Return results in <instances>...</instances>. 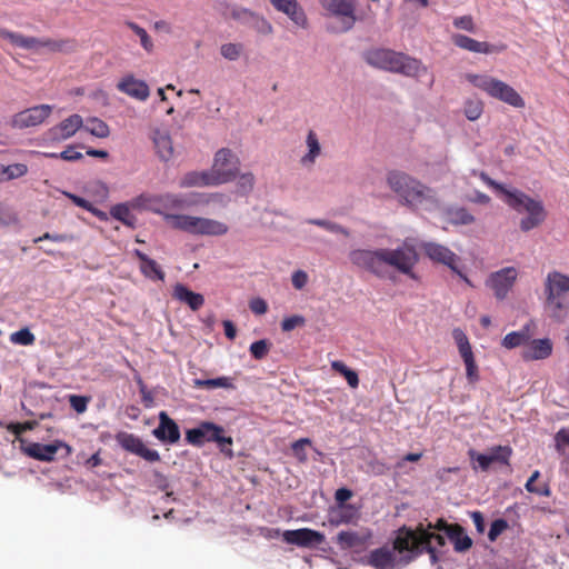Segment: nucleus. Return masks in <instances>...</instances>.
Here are the masks:
<instances>
[{
	"instance_id": "f257e3e1",
	"label": "nucleus",
	"mask_w": 569,
	"mask_h": 569,
	"mask_svg": "<svg viewBox=\"0 0 569 569\" xmlns=\"http://www.w3.org/2000/svg\"><path fill=\"white\" fill-rule=\"evenodd\" d=\"M386 182L398 197L399 202L411 210H431L439 204L436 191L406 171L397 169L388 171Z\"/></svg>"
},
{
	"instance_id": "f03ea898",
	"label": "nucleus",
	"mask_w": 569,
	"mask_h": 569,
	"mask_svg": "<svg viewBox=\"0 0 569 569\" xmlns=\"http://www.w3.org/2000/svg\"><path fill=\"white\" fill-rule=\"evenodd\" d=\"M480 179L490 188L503 196V201L518 213L527 212L519 222L522 232H529L541 226L546 218L547 211L540 200L533 199L527 193L518 189H508L503 184L491 179L486 172L480 173Z\"/></svg>"
},
{
	"instance_id": "7ed1b4c3",
	"label": "nucleus",
	"mask_w": 569,
	"mask_h": 569,
	"mask_svg": "<svg viewBox=\"0 0 569 569\" xmlns=\"http://www.w3.org/2000/svg\"><path fill=\"white\" fill-rule=\"evenodd\" d=\"M545 310L556 322H563L569 315V276L553 270L548 272L545 283Z\"/></svg>"
},
{
	"instance_id": "20e7f679",
	"label": "nucleus",
	"mask_w": 569,
	"mask_h": 569,
	"mask_svg": "<svg viewBox=\"0 0 569 569\" xmlns=\"http://www.w3.org/2000/svg\"><path fill=\"white\" fill-rule=\"evenodd\" d=\"M363 57L366 62L373 68L406 77H416L420 71L426 70L420 60L391 49H371Z\"/></svg>"
},
{
	"instance_id": "39448f33",
	"label": "nucleus",
	"mask_w": 569,
	"mask_h": 569,
	"mask_svg": "<svg viewBox=\"0 0 569 569\" xmlns=\"http://www.w3.org/2000/svg\"><path fill=\"white\" fill-rule=\"evenodd\" d=\"M164 219L172 228L196 236H223L229 230L226 223L209 218L168 213Z\"/></svg>"
},
{
	"instance_id": "423d86ee",
	"label": "nucleus",
	"mask_w": 569,
	"mask_h": 569,
	"mask_svg": "<svg viewBox=\"0 0 569 569\" xmlns=\"http://www.w3.org/2000/svg\"><path fill=\"white\" fill-rule=\"evenodd\" d=\"M467 80L489 97L500 100L515 108H523L525 100L508 83L487 74H467Z\"/></svg>"
},
{
	"instance_id": "0eeeda50",
	"label": "nucleus",
	"mask_w": 569,
	"mask_h": 569,
	"mask_svg": "<svg viewBox=\"0 0 569 569\" xmlns=\"http://www.w3.org/2000/svg\"><path fill=\"white\" fill-rule=\"evenodd\" d=\"M223 428L209 421L201 422L197 428L186 431V441L194 447H201L206 442H216L221 452L232 457V438L223 436Z\"/></svg>"
},
{
	"instance_id": "6e6552de",
	"label": "nucleus",
	"mask_w": 569,
	"mask_h": 569,
	"mask_svg": "<svg viewBox=\"0 0 569 569\" xmlns=\"http://www.w3.org/2000/svg\"><path fill=\"white\" fill-rule=\"evenodd\" d=\"M326 14L338 20L335 32H347L351 30L357 21L355 0H319Z\"/></svg>"
},
{
	"instance_id": "1a4fd4ad",
	"label": "nucleus",
	"mask_w": 569,
	"mask_h": 569,
	"mask_svg": "<svg viewBox=\"0 0 569 569\" xmlns=\"http://www.w3.org/2000/svg\"><path fill=\"white\" fill-rule=\"evenodd\" d=\"M239 164L238 157L230 149L218 150L209 170L213 178L212 181L218 186L233 180L239 172Z\"/></svg>"
},
{
	"instance_id": "9d476101",
	"label": "nucleus",
	"mask_w": 569,
	"mask_h": 569,
	"mask_svg": "<svg viewBox=\"0 0 569 569\" xmlns=\"http://www.w3.org/2000/svg\"><path fill=\"white\" fill-rule=\"evenodd\" d=\"M421 250L432 262L443 264L457 273L463 281L471 286L468 277L459 269L460 258L448 247L433 242L427 241L420 244Z\"/></svg>"
},
{
	"instance_id": "9b49d317",
	"label": "nucleus",
	"mask_w": 569,
	"mask_h": 569,
	"mask_svg": "<svg viewBox=\"0 0 569 569\" xmlns=\"http://www.w3.org/2000/svg\"><path fill=\"white\" fill-rule=\"evenodd\" d=\"M385 264L396 268L401 273H408L419 261L416 248L405 242L397 249H383Z\"/></svg>"
},
{
	"instance_id": "f8f14e48",
	"label": "nucleus",
	"mask_w": 569,
	"mask_h": 569,
	"mask_svg": "<svg viewBox=\"0 0 569 569\" xmlns=\"http://www.w3.org/2000/svg\"><path fill=\"white\" fill-rule=\"evenodd\" d=\"M349 259L359 268H362L378 277L383 276V249H356L349 253Z\"/></svg>"
},
{
	"instance_id": "ddd939ff",
	"label": "nucleus",
	"mask_w": 569,
	"mask_h": 569,
	"mask_svg": "<svg viewBox=\"0 0 569 569\" xmlns=\"http://www.w3.org/2000/svg\"><path fill=\"white\" fill-rule=\"evenodd\" d=\"M52 107L50 104H39L16 113L11 119V126L17 129L36 127L44 122L50 117Z\"/></svg>"
},
{
	"instance_id": "4468645a",
	"label": "nucleus",
	"mask_w": 569,
	"mask_h": 569,
	"mask_svg": "<svg viewBox=\"0 0 569 569\" xmlns=\"http://www.w3.org/2000/svg\"><path fill=\"white\" fill-rule=\"evenodd\" d=\"M517 277L518 271L515 267H506L492 272L487 280V286L492 289L497 299L503 300L512 289Z\"/></svg>"
},
{
	"instance_id": "2eb2a0df",
	"label": "nucleus",
	"mask_w": 569,
	"mask_h": 569,
	"mask_svg": "<svg viewBox=\"0 0 569 569\" xmlns=\"http://www.w3.org/2000/svg\"><path fill=\"white\" fill-rule=\"evenodd\" d=\"M60 449H64V456H69L71 453V447L61 440H54L52 443H39V442H30L27 446H22V451L39 461L50 462L54 459V456Z\"/></svg>"
},
{
	"instance_id": "dca6fc26",
	"label": "nucleus",
	"mask_w": 569,
	"mask_h": 569,
	"mask_svg": "<svg viewBox=\"0 0 569 569\" xmlns=\"http://www.w3.org/2000/svg\"><path fill=\"white\" fill-rule=\"evenodd\" d=\"M116 440L121 446V448L143 458L149 462H156L160 460L159 452L157 450L147 448L143 441L133 433L124 431L118 432Z\"/></svg>"
},
{
	"instance_id": "f3484780",
	"label": "nucleus",
	"mask_w": 569,
	"mask_h": 569,
	"mask_svg": "<svg viewBox=\"0 0 569 569\" xmlns=\"http://www.w3.org/2000/svg\"><path fill=\"white\" fill-rule=\"evenodd\" d=\"M282 538L287 543L301 548H315L326 540V537L322 532L310 528L286 530L282 533Z\"/></svg>"
},
{
	"instance_id": "a211bd4d",
	"label": "nucleus",
	"mask_w": 569,
	"mask_h": 569,
	"mask_svg": "<svg viewBox=\"0 0 569 569\" xmlns=\"http://www.w3.org/2000/svg\"><path fill=\"white\" fill-rule=\"evenodd\" d=\"M117 90L138 101H146L150 96V89L144 80L138 79L132 73H127L117 83Z\"/></svg>"
},
{
	"instance_id": "6ab92c4d",
	"label": "nucleus",
	"mask_w": 569,
	"mask_h": 569,
	"mask_svg": "<svg viewBox=\"0 0 569 569\" xmlns=\"http://www.w3.org/2000/svg\"><path fill=\"white\" fill-rule=\"evenodd\" d=\"M452 43L463 50L476 53H500L506 50L505 44H491L486 41H478L461 33H455L451 37Z\"/></svg>"
},
{
	"instance_id": "aec40b11",
	"label": "nucleus",
	"mask_w": 569,
	"mask_h": 569,
	"mask_svg": "<svg viewBox=\"0 0 569 569\" xmlns=\"http://www.w3.org/2000/svg\"><path fill=\"white\" fill-rule=\"evenodd\" d=\"M82 127L83 120L81 116L74 113L50 128L47 134L52 141H62L71 138Z\"/></svg>"
},
{
	"instance_id": "412c9836",
	"label": "nucleus",
	"mask_w": 569,
	"mask_h": 569,
	"mask_svg": "<svg viewBox=\"0 0 569 569\" xmlns=\"http://www.w3.org/2000/svg\"><path fill=\"white\" fill-rule=\"evenodd\" d=\"M153 436L168 443H177L180 440V429L177 422L167 412L159 413V426L152 431Z\"/></svg>"
},
{
	"instance_id": "4be33fe9",
	"label": "nucleus",
	"mask_w": 569,
	"mask_h": 569,
	"mask_svg": "<svg viewBox=\"0 0 569 569\" xmlns=\"http://www.w3.org/2000/svg\"><path fill=\"white\" fill-rule=\"evenodd\" d=\"M552 341L549 338L529 340L521 352L525 361L543 360L551 356Z\"/></svg>"
},
{
	"instance_id": "5701e85b",
	"label": "nucleus",
	"mask_w": 569,
	"mask_h": 569,
	"mask_svg": "<svg viewBox=\"0 0 569 569\" xmlns=\"http://www.w3.org/2000/svg\"><path fill=\"white\" fill-rule=\"evenodd\" d=\"M273 8L284 13L289 19L301 28H307V16L297 0H270Z\"/></svg>"
},
{
	"instance_id": "b1692460",
	"label": "nucleus",
	"mask_w": 569,
	"mask_h": 569,
	"mask_svg": "<svg viewBox=\"0 0 569 569\" xmlns=\"http://www.w3.org/2000/svg\"><path fill=\"white\" fill-rule=\"evenodd\" d=\"M419 536V526L415 530L402 528L393 541V548L399 552H421L422 542H420Z\"/></svg>"
},
{
	"instance_id": "393cba45",
	"label": "nucleus",
	"mask_w": 569,
	"mask_h": 569,
	"mask_svg": "<svg viewBox=\"0 0 569 569\" xmlns=\"http://www.w3.org/2000/svg\"><path fill=\"white\" fill-rule=\"evenodd\" d=\"M151 140L153 142L156 153L161 161L167 162L173 157V143L171 136L167 130H152Z\"/></svg>"
},
{
	"instance_id": "a878e982",
	"label": "nucleus",
	"mask_w": 569,
	"mask_h": 569,
	"mask_svg": "<svg viewBox=\"0 0 569 569\" xmlns=\"http://www.w3.org/2000/svg\"><path fill=\"white\" fill-rule=\"evenodd\" d=\"M172 297L173 299L186 303L192 311L199 310L204 303V298L201 293L191 291L182 283H177L173 287Z\"/></svg>"
},
{
	"instance_id": "bb28decb",
	"label": "nucleus",
	"mask_w": 569,
	"mask_h": 569,
	"mask_svg": "<svg viewBox=\"0 0 569 569\" xmlns=\"http://www.w3.org/2000/svg\"><path fill=\"white\" fill-rule=\"evenodd\" d=\"M370 538L371 533L369 531L366 533H360L357 531H340L336 537V541L340 549L347 550L365 547Z\"/></svg>"
},
{
	"instance_id": "cd10ccee",
	"label": "nucleus",
	"mask_w": 569,
	"mask_h": 569,
	"mask_svg": "<svg viewBox=\"0 0 569 569\" xmlns=\"http://www.w3.org/2000/svg\"><path fill=\"white\" fill-rule=\"evenodd\" d=\"M0 37L9 40L13 46L38 52L40 50V38L27 37L21 33L0 29Z\"/></svg>"
},
{
	"instance_id": "c85d7f7f",
	"label": "nucleus",
	"mask_w": 569,
	"mask_h": 569,
	"mask_svg": "<svg viewBox=\"0 0 569 569\" xmlns=\"http://www.w3.org/2000/svg\"><path fill=\"white\" fill-rule=\"evenodd\" d=\"M369 565L376 569H393V552L386 547L375 549L369 555Z\"/></svg>"
},
{
	"instance_id": "c756f323",
	"label": "nucleus",
	"mask_w": 569,
	"mask_h": 569,
	"mask_svg": "<svg viewBox=\"0 0 569 569\" xmlns=\"http://www.w3.org/2000/svg\"><path fill=\"white\" fill-rule=\"evenodd\" d=\"M448 538L453 543V549L457 552H466L472 547V539L466 533L465 528L459 523H453Z\"/></svg>"
},
{
	"instance_id": "7c9ffc66",
	"label": "nucleus",
	"mask_w": 569,
	"mask_h": 569,
	"mask_svg": "<svg viewBox=\"0 0 569 569\" xmlns=\"http://www.w3.org/2000/svg\"><path fill=\"white\" fill-rule=\"evenodd\" d=\"M212 174L210 171H191L183 176L180 181L181 188L189 187H204V186H217L216 182L212 181Z\"/></svg>"
},
{
	"instance_id": "2f4dec72",
	"label": "nucleus",
	"mask_w": 569,
	"mask_h": 569,
	"mask_svg": "<svg viewBox=\"0 0 569 569\" xmlns=\"http://www.w3.org/2000/svg\"><path fill=\"white\" fill-rule=\"evenodd\" d=\"M78 44L74 39L40 38V49L46 48L50 52H73Z\"/></svg>"
},
{
	"instance_id": "473e14b6",
	"label": "nucleus",
	"mask_w": 569,
	"mask_h": 569,
	"mask_svg": "<svg viewBox=\"0 0 569 569\" xmlns=\"http://www.w3.org/2000/svg\"><path fill=\"white\" fill-rule=\"evenodd\" d=\"M232 16L236 19H240L241 16H250L253 20L252 28L260 34L269 36L273 32L271 23L266 18L256 16L247 9L234 11Z\"/></svg>"
},
{
	"instance_id": "72a5a7b5",
	"label": "nucleus",
	"mask_w": 569,
	"mask_h": 569,
	"mask_svg": "<svg viewBox=\"0 0 569 569\" xmlns=\"http://www.w3.org/2000/svg\"><path fill=\"white\" fill-rule=\"evenodd\" d=\"M530 340L529 326H525L519 331H512L505 336L502 339V346L507 349H513L520 346H527Z\"/></svg>"
},
{
	"instance_id": "f704fd0d",
	"label": "nucleus",
	"mask_w": 569,
	"mask_h": 569,
	"mask_svg": "<svg viewBox=\"0 0 569 569\" xmlns=\"http://www.w3.org/2000/svg\"><path fill=\"white\" fill-rule=\"evenodd\" d=\"M452 337L463 361L473 359V352L467 335L460 328L452 330Z\"/></svg>"
},
{
	"instance_id": "c9c22d12",
	"label": "nucleus",
	"mask_w": 569,
	"mask_h": 569,
	"mask_svg": "<svg viewBox=\"0 0 569 569\" xmlns=\"http://www.w3.org/2000/svg\"><path fill=\"white\" fill-rule=\"evenodd\" d=\"M110 214L112 218L121 221L127 227H136L137 218L134 214H132L127 203H118L113 206L110 210Z\"/></svg>"
},
{
	"instance_id": "e433bc0d",
	"label": "nucleus",
	"mask_w": 569,
	"mask_h": 569,
	"mask_svg": "<svg viewBox=\"0 0 569 569\" xmlns=\"http://www.w3.org/2000/svg\"><path fill=\"white\" fill-rule=\"evenodd\" d=\"M308 152L301 158L302 164H313L317 157L321 152V147L313 130H310L307 136Z\"/></svg>"
},
{
	"instance_id": "4c0bfd02",
	"label": "nucleus",
	"mask_w": 569,
	"mask_h": 569,
	"mask_svg": "<svg viewBox=\"0 0 569 569\" xmlns=\"http://www.w3.org/2000/svg\"><path fill=\"white\" fill-rule=\"evenodd\" d=\"M447 218L450 223L456 226H467L475 222V217L462 207L449 208Z\"/></svg>"
},
{
	"instance_id": "58836bf2",
	"label": "nucleus",
	"mask_w": 569,
	"mask_h": 569,
	"mask_svg": "<svg viewBox=\"0 0 569 569\" xmlns=\"http://www.w3.org/2000/svg\"><path fill=\"white\" fill-rule=\"evenodd\" d=\"M488 459L490 460V466L493 463H499L503 466H510V458L512 455V449L509 446H496L490 449L489 453H486Z\"/></svg>"
},
{
	"instance_id": "ea45409f",
	"label": "nucleus",
	"mask_w": 569,
	"mask_h": 569,
	"mask_svg": "<svg viewBox=\"0 0 569 569\" xmlns=\"http://www.w3.org/2000/svg\"><path fill=\"white\" fill-rule=\"evenodd\" d=\"M28 173V167L24 163H13L4 166L0 163V182L21 178Z\"/></svg>"
},
{
	"instance_id": "a19ab883",
	"label": "nucleus",
	"mask_w": 569,
	"mask_h": 569,
	"mask_svg": "<svg viewBox=\"0 0 569 569\" xmlns=\"http://www.w3.org/2000/svg\"><path fill=\"white\" fill-rule=\"evenodd\" d=\"M193 387L199 389H216V388H224L231 389L233 388L232 379L229 377H218L213 379H194Z\"/></svg>"
},
{
	"instance_id": "79ce46f5",
	"label": "nucleus",
	"mask_w": 569,
	"mask_h": 569,
	"mask_svg": "<svg viewBox=\"0 0 569 569\" xmlns=\"http://www.w3.org/2000/svg\"><path fill=\"white\" fill-rule=\"evenodd\" d=\"M331 368L333 371L343 376L351 388H357L359 386V377L358 373L350 368H348L342 361L336 360L331 362Z\"/></svg>"
},
{
	"instance_id": "37998d69",
	"label": "nucleus",
	"mask_w": 569,
	"mask_h": 569,
	"mask_svg": "<svg viewBox=\"0 0 569 569\" xmlns=\"http://www.w3.org/2000/svg\"><path fill=\"white\" fill-rule=\"evenodd\" d=\"M84 130L97 138H107L110 134L108 124L98 118L88 119Z\"/></svg>"
},
{
	"instance_id": "c03bdc74",
	"label": "nucleus",
	"mask_w": 569,
	"mask_h": 569,
	"mask_svg": "<svg viewBox=\"0 0 569 569\" xmlns=\"http://www.w3.org/2000/svg\"><path fill=\"white\" fill-rule=\"evenodd\" d=\"M419 538L422 546H432L435 541L437 546L443 547L446 545V539L442 535L430 531L429 528H425V525H419Z\"/></svg>"
},
{
	"instance_id": "a18cd8bd",
	"label": "nucleus",
	"mask_w": 569,
	"mask_h": 569,
	"mask_svg": "<svg viewBox=\"0 0 569 569\" xmlns=\"http://www.w3.org/2000/svg\"><path fill=\"white\" fill-rule=\"evenodd\" d=\"M140 271L142 274L150 279H164V272L160 268V266L151 258H148L144 262L140 264Z\"/></svg>"
},
{
	"instance_id": "49530a36",
	"label": "nucleus",
	"mask_w": 569,
	"mask_h": 569,
	"mask_svg": "<svg viewBox=\"0 0 569 569\" xmlns=\"http://www.w3.org/2000/svg\"><path fill=\"white\" fill-rule=\"evenodd\" d=\"M463 112L468 120L476 121L483 112V102L479 99L467 100L463 107Z\"/></svg>"
},
{
	"instance_id": "de8ad7c7",
	"label": "nucleus",
	"mask_w": 569,
	"mask_h": 569,
	"mask_svg": "<svg viewBox=\"0 0 569 569\" xmlns=\"http://www.w3.org/2000/svg\"><path fill=\"white\" fill-rule=\"evenodd\" d=\"M126 26L130 28L140 39L141 47L147 51L151 52L153 50V42L148 34V32L136 22L127 21Z\"/></svg>"
},
{
	"instance_id": "09e8293b",
	"label": "nucleus",
	"mask_w": 569,
	"mask_h": 569,
	"mask_svg": "<svg viewBox=\"0 0 569 569\" xmlns=\"http://www.w3.org/2000/svg\"><path fill=\"white\" fill-rule=\"evenodd\" d=\"M243 51V46L241 43H224L220 47L221 56L229 60L234 61L238 60Z\"/></svg>"
},
{
	"instance_id": "8fccbe9b",
	"label": "nucleus",
	"mask_w": 569,
	"mask_h": 569,
	"mask_svg": "<svg viewBox=\"0 0 569 569\" xmlns=\"http://www.w3.org/2000/svg\"><path fill=\"white\" fill-rule=\"evenodd\" d=\"M38 426V421L36 420H29L24 422H11L7 426V430L14 435L21 442H23L22 439L19 437L29 430H33Z\"/></svg>"
},
{
	"instance_id": "3c124183",
	"label": "nucleus",
	"mask_w": 569,
	"mask_h": 569,
	"mask_svg": "<svg viewBox=\"0 0 569 569\" xmlns=\"http://www.w3.org/2000/svg\"><path fill=\"white\" fill-rule=\"evenodd\" d=\"M270 347H271V343L268 340L261 339V340L252 342L249 350H250L251 356L256 360H262L269 353Z\"/></svg>"
},
{
	"instance_id": "603ef678",
	"label": "nucleus",
	"mask_w": 569,
	"mask_h": 569,
	"mask_svg": "<svg viewBox=\"0 0 569 569\" xmlns=\"http://www.w3.org/2000/svg\"><path fill=\"white\" fill-rule=\"evenodd\" d=\"M468 455L472 462L473 470H477L479 468L481 471H488L489 468L491 467L489 463L490 460L488 459L486 453H479L476 450L470 449L468 451Z\"/></svg>"
},
{
	"instance_id": "864d4df0",
	"label": "nucleus",
	"mask_w": 569,
	"mask_h": 569,
	"mask_svg": "<svg viewBox=\"0 0 569 569\" xmlns=\"http://www.w3.org/2000/svg\"><path fill=\"white\" fill-rule=\"evenodd\" d=\"M309 223L318 226L320 228H323L327 231L333 232V233H342L345 236H349V231L345 229L342 226L323 219H309Z\"/></svg>"
},
{
	"instance_id": "5fc2aeb1",
	"label": "nucleus",
	"mask_w": 569,
	"mask_h": 569,
	"mask_svg": "<svg viewBox=\"0 0 569 569\" xmlns=\"http://www.w3.org/2000/svg\"><path fill=\"white\" fill-rule=\"evenodd\" d=\"M34 335L28 328L20 329L19 331L13 332L10 337V340L13 343L21 346H30L34 342Z\"/></svg>"
},
{
	"instance_id": "6e6d98bb",
	"label": "nucleus",
	"mask_w": 569,
	"mask_h": 569,
	"mask_svg": "<svg viewBox=\"0 0 569 569\" xmlns=\"http://www.w3.org/2000/svg\"><path fill=\"white\" fill-rule=\"evenodd\" d=\"M508 528L507 520L500 518L496 519L491 522L489 532H488V539L493 542L497 540V538Z\"/></svg>"
},
{
	"instance_id": "4d7b16f0",
	"label": "nucleus",
	"mask_w": 569,
	"mask_h": 569,
	"mask_svg": "<svg viewBox=\"0 0 569 569\" xmlns=\"http://www.w3.org/2000/svg\"><path fill=\"white\" fill-rule=\"evenodd\" d=\"M453 26L457 29L465 30L471 33L476 32L477 29L473 18L469 14L455 18Z\"/></svg>"
},
{
	"instance_id": "13d9d810",
	"label": "nucleus",
	"mask_w": 569,
	"mask_h": 569,
	"mask_svg": "<svg viewBox=\"0 0 569 569\" xmlns=\"http://www.w3.org/2000/svg\"><path fill=\"white\" fill-rule=\"evenodd\" d=\"M306 323V319L302 316L295 315L291 317H287L281 322V329L284 332L291 331L297 327H302Z\"/></svg>"
},
{
	"instance_id": "bf43d9fd",
	"label": "nucleus",
	"mask_w": 569,
	"mask_h": 569,
	"mask_svg": "<svg viewBox=\"0 0 569 569\" xmlns=\"http://www.w3.org/2000/svg\"><path fill=\"white\" fill-rule=\"evenodd\" d=\"M42 240H51V241H54V242H66V241H72L73 237L71 234H67V233H49V232H46L41 237L36 238L33 241H34V243H38V242H40Z\"/></svg>"
},
{
	"instance_id": "052dcab7",
	"label": "nucleus",
	"mask_w": 569,
	"mask_h": 569,
	"mask_svg": "<svg viewBox=\"0 0 569 569\" xmlns=\"http://www.w3.org/2000/svg\"><path fill=\"white\" fill-rule=\"evenodd\" d=\"M310 443L311 441L308 438L299 439L292 443V451L299 460L305 461L307 459L305 447L309 446Z\"/></svg>"
},
{
	"instance_id": "680f3d73",
	"label": "nucleus",
	"mask_w": 569,
	"mask_h": 569,
	"mask_svg": "<svg viewBox=\"0 0 569 569\" xmlns=\"http://www.w3.org/2000/svg\"><path fill=\"white\" fill-rule=\"evenodd\" d=\"M71 408L78 413L84 412L88 406V398L72 395L69 398Z\"/></svg>"
},
{
	"instance_id": "e2e57ef3",
	"label": "nucleus",
	"mask_w": 569,
	"mask_h": 569,
	"mask_svg": "<svg viewBox=\"0 0 569 569\" xmlns=\"http://www.w3.org/2000/svg\"><path fill=\"white\" fill-rule=\"evenodd\" d=\"M466 366V376L469 382H476L479 380L478 366L475 358L463 361Z\"/></svg>"
},
{
	"instance_id": "0e129e2a",
	"label": "nucleus",
	"mask_w": 569,
	"mask_h": 569,
	"mask_svg": "<svg viewBox=\"0 0 569 569\" xmlns=\"http://www.w3.org/2000/svg\"><path fill=\"white\" fill-rule=\"evenodd\" d=\"M59 158L64 161L73 162V161L81 160L83 158V154L81 152L77 151L73 146H69L66 150H63L59 153Z\"/></svg>"
},
{
	"instance_id": "69168bd1",
	"label": "nucleus",
	"mask_w": 569,
	"mask_h": 569,
	"mask_svg": "<svg viewBox=\"0 0 569 569\" xmlns=\"http://www.w3.org/2000/svg\"><path fill=\"white\" fill-rule=\"evenodd\" d=\"M453 527V523H448L445 519L439 518L435 523L429 522L425 528H429L430 531L436 530L440 532H445L446 536H449L450 529Z\"/></svg>"
},
{
	"instance_id": "338daca9",
	"label": "nucleus",
	"mask_w": 569,
	"mask_h": 569,
	"mask_svg": "<svg viewBox=\"0 0 569 569\" xmlns=\"http://www.w3.org/2000/svg\"><path fill=\"white\" fill-rule=\"evenodd\" d=\"M249 308L254 315H264L268 311V305L262 298L250 300Z\"/></svg>"
},
{
	"instance_id": "774afa93",
	"label": "nucleus",
	"mask_w": 569,
	"mask_h": 569,
	"mask_svg": "<svg viewBox=\"0 0 569 569\" xmlns=\"http://www.w3.org/2000/svg\"><path fill=\"white\" fill-rule=\"evenodd\" d=\"M291 282L296 289L301 290L308 282V274L302 270H297L292 273Z\"/></svg>"
}]
</instances>
